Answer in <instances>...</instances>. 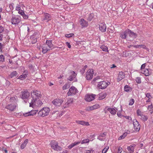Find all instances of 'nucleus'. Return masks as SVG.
Wrapping results in <instances>:
<instances>
[{"label":"nucleus","mask_w":153,"mask_h":153,"mask_svg":"<svg viewBox=\"0 0 153 153\" xmlns=\"http://www.w3.org/2000/svg\"><path fill=\"white\" fill-rule=\"evenodd\" d=\"M97 139L101 141L103 140V138H102V137H101L98 136L97 138Z\"/></svg>","instance_id":"63"},{"label":"nucleus","mask_w":153,"mask_h":153,"mask_svg":"<svg viewBox=\"0 0 153 153\" xmlns=\"http://www.w3.org/2000/svg\"><path fill=\"white\" fill-rule=\"evenodd\" d=\"M108 147H106L102 151V153H105L108 149Z\"/></svg>","instance_id":"52"},{"label":"nucleus","mask_w":153,"mask_h":153,"mask_svg":"<svg viewBox=\"0 0 153 153\" xmlns=\"http://www.w3.org/2000/svg\"><path fill=\"white\" fill-rule=\"evenodd\" d=\"M4 46V44H2L0 42V49H1Z\"/></svg>","instance_id":"64"},{"label":"nucleus","mask_w":153,"mask_h":153,"mask_svg":"<svg viewBox=\"0 0 153 153\" xmlns=\"http://www.w3.org/2000/svg\"><path fill=\"white\" fill-rule=\"evenodd\" d=\"M4 61V57L3 55H0V62H3Z\"/></svg>","instance_id":"45"},{"label":"nucleus","mask_w":153,"mask_h":153,"mask_svg":"<svg viewBox=\"0 0 153 153\" xmlns=\"http://www.w3.org/2000/svg\"><path fill=\"white\" fill-rule=\"evenodd\" d=\"M16 104H10L7 105L5 108L11 111H14L16 107Z\"/></svg>","instance_id":"13"},{"label":"nucleus","mask_w":153,"mask_h":153,"mask_svg":"<svg viewBox=\"0 0 153 153\" xmlns=\"http://www.w3.org/2000/svg\"><path fill=\"white\" fill-rule=\"evenodd\" d=\"M94 74L93 69H91L88 70L86 75V78L88 80L91 79L93 78Z\"/></svg>","instance_id":"5"},{"label":"nucleus","mask_w":153,"mask_h":153,"mask_svg":"<svg viewBox=\"0 0 153 153\" xmlns=\"http://www.w3.org/2000/svg\"><path fill=\"white\" fill-rule=\"evenodd\" d=\"M136 81L138 83H140L141 82V78L140 77H137L136 79Z\"/></svg>","instance_id":"50"},{"label":"nucleus","mask_w":153,"mask_h":153,"mask_svg":"<svg viewBox=\"0 0 153 153\" xmlns=\"http://www.w3.org/2000/svg\"><path fill=\"white\" fill-rule=\"evenodd\" d=\"M93 151L92 150H86L84 153H93Z\"/></svg>","instance_id":"56"},{"label":"nucleus","mask_w":153,"mask_h":153,"mask_svg":"<svg viewBox=\"0 0 153 153\" xmlns=\"http://www.w3.org/2000/svg\"><path fill=\"white\" fill-rule=\"evenodd\" d=\"M70 87V86L68 84H65L62 87V88L63 90H65L68 89Z\"/></svg>","instance_id":"43"},{"label":"nucleus","mask_w":153,"mask_h":153,"mask_svg":"<svg viewBox=\"0 0 153 153\" xmlns=\"http://www.w3.org/2000/svg\"><path fill=\"white\" fill-rule=\"evenodd\" d=\"M4 30V28L2 26H0V33H2Z\"/></svg>","instance_id":"60"},{"label":"nucleus","mask_w":153,"mask_h":153,"mask_svg":"<svg viewBox=\"0 0 153 153\" xmlns=\"http://www.w3.org/2000/svg\"><path fill=\"white\" fill-rule=\"evenodd\" d=\"M21 21V18L20 16H12L11 19V22L13 25H17Z\"/></svg>","instance_id":"4"},{"label":"nucleus","mask_w":153,"mask_h":153,"mask_svg":"<svg viewBox=\"0 0 153 153\" xmlns=\"http://www.w3.org/2000/svg\"><path fill=\"white\" fill-rule=\"evenodd\" d=\"M51 148L55 150L59 151L62 150V148L58 145L57 142L53 140L51 143Z\"/></svg>","instance_id":"3"},{"label":"nucleus","mask_w":153,"mask_h":153,"mask_svg":"<svg viewBox=\"0 0 153 153\" xmlns=\"http://www.w3.org/2000/svg\"><path fill=\"white\" fill-rule=\"evenodd\" d=\"M42 52L43 53H46L48 51L50 50V49L49 48L47 45L45 44L43 45L42 46Z\"/></svg>","instance_id":"18"},{"label":"nucleus","mask_w":153,"mask_h":153,"mask_svg":"<svg viewBox=\"0 0 153 153\" xmlns=\"http://www.w3.org/2000/svg\"><path fill=\"white\" fill-rule=\"evenodd\" d=\"M74 35V34L73 33H70L69 34H67L65 35V37L68 38L72 37Z\"/></svg>","instance_id":"49"},{"label":"nucleus","mask_w":153,"mask_h":153,"mask_svg":"<svg viewBox=\"0 0 153 153\" xmlns=\"http://www.w3.org/2000/svg\"><path fill=\"white\" fill-rule=\"evenodd\" d=\"M77 91V89L74 87H71L69 90L68 92V96L73 95L76 94Z\"/></svg>","instance_id":"10"},{"label":"nucleus","mask_w":153,"mask_h":153,"mask_svg":"<svg viewBox=\"0 0 153 153\" xmlns=\"http://www.w3.org/2000/svg\"><path fill=\"white\" fill-rule=\"evenodd\" d=\"M42 104V102L41 101L39 100V99L37 100L36 102L34 103V104H33V106L30 105V106L33 108L35 105L41 106Z\"/></svg>","instance_id":"28"},{"label":"nucleus","mask_w":153,"mask_h":153,"mask_svg":"<svg viewBox=\"0 0 153 153\" xmlns=\"http://www.w3.org/2000/svg\"><path fill=\"white\" fill-rule=\"evenodd\" d=\"M105 109H106L111 114L115 115L116 114L117 109L115 107L114 108H110L107 106L105 107Z\"/></svg>","instance_id":"8"},{"label":"nucleus","mask_w":153,"mask_h":153,"mask_svg":"<svg viewBox=\"0 0 153 153\" xmlns=\"http://www.w3.org/2000/svg\"><path fill=\"white\" fill-rule=\"evenodd\" d=\"M80 143V142H75L74 143H72L70 145L68 146V147L69 149H71L72 148L75 146H76L79 145Z\"/></svg>","instance_id":"29"},{"label":"nucleus","mask_w":153,"mask_h":153,"mask_svg":"<svg viewBox=\"0 0 153 153\" xmlns=\"http://www.w3.org/2000/svg\"><path fill=\"white\" fill-rule=\"evenodd\" d=\"M76 123L79 124L83 126H89V125L88 122H85L83 121L77 120L76 121Z\"/></svg>","instance_id":"26"},{"label":"nucleus","mask_w":153,"mask_h":153,"mask_svg":"<svg viewBox=\"0 0 153 153\" xmlns=\"http://www.w3.org/2000/svg\"><path fill=\"white\" fill-rule=\"evenodd\" d=\"M106 94L105 93H101L99 95L98 99L99 100H101L104 99L106 97Z\"/></svg>","instance_id":"31"},{"label":"nucleus","mask_w":153,"mask_h":153,"mask_svg":"<svg viewBox=\"0 0 153 153\" xmlns=\"http://www.w3.org/2000/svg\"><path fill=\"white\" fill-rule=\"evenodd\" d=\"M28 140L27 139H26L24 142L21 144L20 148L21 149H24L26 147V145L28 142Z\"/></svg>","instance_id":"32"},{"label":"nucleus","mask_w":153,"mask_h":153,"mask_svg":"<svg viewBox=\"0 0 153 153\" xmlns=\"http://www.w3.org/2000/svg\"><path fill=\"white\" fill-rule=\"evenodd\" d=\"M50 108L48 107L42 108L39 112L38 115L40 117H44L48 115L50 111Z\"/></svg>","instance_id":"2"},{"label":"nucleus","mask_w":153,"mask_h":153,"mask_svg":"<svg viewBox=\"0 0 153 153\" xmlns=\"http://www.w3.org/2000/svg\"><path fill=\"white\" fill-rule=\"evenodd\" d=\"M94 16V15L93 14L91 13L89 15L88 17V20L89 21H91L92 20V19L93 18V17Z\"/></svg>","instance_id":"39"},{"label":"nucleus","mask_w":153,"mask_h":153,"mask_svg":"<svg viewBox=\"0 0 153 153\" xmlns=\"http://www.w3.org/2000/svg\"><path fill=\"white\" fill-rule=\"evenodd\" d=\"M87 68V65H85L82 68V69L80 71V72L82 74L84 73L86 68Z\"/></svg>","instance_id":"41"},{"label":"nucleus","mask_w":153,"mask_h":153,"mask_svg":"<svg viewBox=\"0 0 153 153\" xmlns=\"http://www.w3.org/2000/svg\"><path fill=\"white\" fill-rule=\"evenodd\" d=\"M128 35V29L125 31L122 32L120 34V36L122 39L127 38Z\"/></svg>","instance_id":"22"},{"label":"nucleus","mask_w":153,"mask_h":153,"mask_svg":"<svg viewBox=\"0 0 153 153\" xmlns=\"http://www.w3.org/2000/svg\"><path fill=\"white\" fill-rule=\"evenodd\" d=\"M142 72L146 76H149L151 73V70H149L148 69H145L142 70Z\"/></svg>","instance_id":"24"},{"label":"nucleus","mask_w":153,"mask_h":153,"mask_svg":"<svg viewBox=\"0 0 153 153\" xmlns=\"http://www.w3.org/2000/svg\"><path fill=\"white\" fill-rule=\"evenodd\" d=\"M80 22V25L83 27H87L88 25V22L82 19H81Z\"/></svg>","instance_id":"27"},{"label":"nucleus","mask_w":153,"mask_h":153,"mask_svg":"<svg viewBox=\"0 0 153 153\" xmlns=\"http://www.w3.org/2000/svg\"><path fill=\"white\" fill-rule=\"evenodd\" d=\"M128 35H129L130 37H132L133 39L135 38L137 36V35L136 33L131 31L129 29H128Z\"/></svg>","instance_id":"19"},{"label":"nucleus","mask_w":153,"mask_h":153,"mask_svg":"<svg viewBox=\"0 0 153 153\" xmlns=\"http://www.w3.org/2000/svg\"><path fill=\"white\" fill-rule=\"evenodd\" d=\"M134 102V99H131L129 101V105H132Z\"/></svg>","instance_id":"44"},{"label":"nucleus","mask_w":153,"mask_h":153,"mask_svg":"<svg viewBox=\"0 0 153 153\" xmlns=\"http://www.w3.org/2000/svg\"><path fill=\"white\" fill-rule=\"evenodd\" d=\"M31 97L32 99L31 102L30 103V106H33L34 104L37 100H39L41 97V92L37 90H34L32 92Z\"/></svg>","instance_id":"1"},{"label":"nucleus","mask_w":153,"mask_h":153,"mask_svg":"<svg viewBox=\"0 0 153 153\" xmlns=\"http://www.w3.org/2000/svg\"><path fill=\"white\" fill-rule=\"evenodd\" d=\"M63 102V100L59 99H54L52 101L53 104L56 106H59Z\"/></svg>","instance_id":"9"},{"label":"nucleus","mask_w":153,"mask_h":153,"mask_svg":"<svg viewBox=\"0 0 153 153\" xmlns=\"http://www.w3.org/2000/svg\"><path fill=\"white\" fill-rule=\"evenodd\" d=\"M106 132H104L102 134H100V137H105L106 135Z\"/></svg>","instance_id":"55"},{"label":"nucleus","mask_w":153,"mask_h":153,"mask_svg":"<svg viewBox=\"0 0 153 153\" xmlns=\"http://www.w3.org/2000/svg\"><path fill=\"white\" fill-rule=\"evenodd\" d=\"M140 118L144 121H146L148 119L147 117L143 114L140 117Z\"/></svg>","instance_id":"37"},{"label":"nucleus","mask_w":153,"mask_h":153,"mask_svg":"<svg viewBox=\"0 0 153 153\" xmlns=\"http://www.w3.org/2000/svg\"><path fill=\"white\" fill-rule=\"evenodd\" d=\"M51 17L50 14L47 13H45L44 14L43 18H42V21H46L48 22L51 20Z\"/></svg>","instance_id":"14"},{"label":"nucleus","mask_w":153,"mask_h":153,"mask_svg":"<svg viewBox=\"0 0 153 153\" xmlns=\"http://www.w3.org/2000/svg\"><path fill=\"white\" fill-rule=\"evenodd\" d=\"M131 88L128 85H126L124 88V90L125 91L127 92H128L130 91H131Z\"/></svg>","instance_id":"35"},{"label":"nucleus","mask_w":153,"mask_h":153,"mask_svg":"<svg viewBox=\"0 0 153 153\" xmlns=\"http://www.w3.org/2000/svg\"><path fill=\"white\" fill-rule=\"evenodd\" d=\"M89 141V140L88 139H85V140H83L82 142L81 143L82 144H84V143H88Z\"/></svg>","instance_id":"46"},{"label":"nucleus","mask_w":153,"mask_h":153,"mask_svg":"<svg viewBox=\"0 0 153 153\" xmlns=\"http://www.w3.org/2000/svg\"><path fill=\"white\" fill-rule=\"evenodd\" d=\"M128 133L127 132H125L123 133V134L120 136L119 138V140H121L124 139L127 136Z\"/></svg>","instance_id":"36"},{"label":"nucleus","mask_w":153,"mask_h":153,"mask_svg":"<svg viewBox=\"0 0 153 153\" xmlns=\"http://www.w3.org/2000/svg\"><path fill=\"white\" fill-rule=\"evenodd\" d=\"M122 111V109H121V110L119 111L117 113V115L118 117L120 118H121L123 117V115L121 114V112Z\"/></svg>","instance_id":"42"},{"label":"nucleus","mask_w":153,"mask_h":153,"mask_svg":"<svg viewBox=\"0 0 153 153\" xmlns=\"http://www.w3.org/2000/svg\"><path fill=\"white\" fill-rule=\"evenodd\" d=\"M37 111L36 110H32L28 112H27L24 113L23 115L25 117L28 116H33L36 114L37 113Z\"/></svg>","instance_id":"15"},{"label":"nucleus","mask_w":153,"mask_h":153,"mask_svg":"<svg viewBox=\"0 0 153 153\" xmlns=\"http://www.w3.org/2000/svg\"><path fill=\"white\" fill-rule=\"evenodd\" d=\"M125 77V74L123 72H119L118 74L117 81L119 82L124 79Z\"/></svg>","instance_id":"17"},{"label":"nucleus","mask_w":153,"mask_h":153,"mask_svg":"<svg viewBox=\"0 0 153 153\" xmlns=\"http://www.w3.org/2000/svg\"><path fill=\"white\" fill-rule=\"evenodd\" d=\"M21 9V7L20 5H18L16 7V10L17 11H19Z\"/></svg>","instance_id":"53"},{"label":"nucleus","mask_w":153,"mask_h":153,"mask_svg":"<svg viewBox=\"0 0 153 153\" xmlns=\"http://www.w3.org/2000/svg\"><path fill=\"white\" fill-rule=\"evenodd\" d=\"M134 144L131 145L130 146H128L127 149L130 153H133L134 152V148L135 146Z\"/></svg>","instance_id":"25"},{"label":"nucleus","mask_w":153,"mask_h":153,"mask_svg":"<svg viewBox=\"0 0 153 153\" xmlns=\"http://www.w3.org/2000/svg\"><path fill=\"white\" fill-rule=\"evenodd\" d=\"M152 108H153L152 105V104H151V105L148 106V107H147V109L149 111H151L152 109Z\"/></svg>","instance_id":"57"},{"label":"nucleus","mask_w":153,"mask_h":153,"mask_svg":"<svg viewBox=\"0 0 153 153\" xmlns=\"http://www.w3.org/2000/svg\"><path fill=\"white\" fill-rule=\"evenodd\" d=\"M140 46V48H142L143 49H146L147 50H148L149 49L147 48L146 46L143 45H139Z\"/></svg>","instance_id":"47"},{"label":"nucleus","mask_w":153,"mask_h":153,"mask_svg":"<svg viewBox=\"0 0 153 153\" xmlns=\"http://www.w3.org/2000/svg\"><path fill=\"white\" fill-rule=\"evenodd\" d=\"M100 107L99 104H96L93 106L87 107L86 108V111H89L90 110H93L94 109H97Z\"/></svg>","instance_id":"16"},{"label":"nucleus","mask_w":153,"mask_h":153,"mask_svg":"<svg viewBox=\"0 0 153 153\" xmlns=\"http://www.w3.org/2000/svg\"><path fill=\"white\" fill-rule=\"evenodd\" d=\"M96 95L93 94H88L85 97V100L87 101L90 102L94 100Z\"/></svg>","instance_id":"6"},{"label":"nucleus","mask_w":153,"mask_h":153,"mask_svg":"<svg viewBox=\"0 0 153 153\" xmlns=\"http://www.w3.org/2000/svg\"><path fill=\"white\" fill-rule=\"evenodd\" d=\"M101 48L103 51H108V48L105 46L104 45H102L100 47Z\"/></svg>","instance_id":"38"},{"label":"nucleus","mask_w":153,"mask_h":153,"mask_svg":"<svg viewBox=\"0 0 153 153\" xmlns=\"http://www.w3.org/2000/svg\"><path fill=\"white\" fill-rule=\"evenodd\" d=\"M28 74V71L27 70H25L23 72L22 74L20 75L18 79L21 80L24 79L25 78H26Z\"/></svg>","instance_id":"23"},{"label":"nucleus","mask_w":153,"mask_h":153,"mask_svg":"<svg viewBox=\"0 0 153 153\" xmlns=\"http://www.w3.org/2000/svg\"><path fill=\"white\" fill-rule=\"evenodd\" d=\"M74 101L73 99V98H70L68 99L67 102L64 105V107L65 108L68 107L71 105L73 104Z\"/></svg>","instance_id":"20"},{"label":"nucleus","mask_w":153,"mask_h":153,"mask_svg":"<svg viewBox=\"0 0 153 153\" xmlns=\"http://www.w3.org/2000/svg\"><path fill=\"white\" fill-rule=\"evenodd\" d=\"M76 74L75 72L74 71H72L71 72V74L70 75V76L68 78V79L70 81H72L73 79L75 77Z\"/></svg>","instance_id":"30"},{"label":"nucleus","mask_w":153,"mask_h":153,"mask_svg":"<svg viewBox=\"0 0 153 153\" xmlns=\"http://www.w3.org/2000/svg\"><path fill=\"white\" fill-rule=\"evenodd\" d=\"M66 45L69 48H71V45H70V43L68 42H66Z\"/></svg>","instance_id":"61"},{"label":"nucleus","mask_w":153,"mask_h":153,"mask_svg":"<svg viewBox=\"0 0 153 153\" xmlns=\"http://www.w3.org/2000/svg\"><path fill=\"white\" fill-rule=\"evenodd\" d=\"M22 16L23 17V18L25 19H27L28 17V16L27 15L25 14V13L24 14V15H23Z\"/></svg>","instance_id":"59"},{"label":"nucleus","mask_w":153,"mask_h":153,"mask_svg":"<svg viewBox=\"0 0 153 153\" xmlns=\"http://www.w3.org/2000/svg\"><path fill=\"white\" fill-rule=\"evenodd\" d=\"M30 96V93L27 91H25L22 92L21 98L23 100L28 99Z\"/></svg>","instance_id":"11"},{"label":"nucleus","mask_w":153,"mask_h":153,"mask_svg":"<svg viewBox=\"0 0 153 153\" xmlns=\"http://www.w3.org/2000/svg\"><path fill=\"white\" fill-rule=\"evenodd\" d=\"M146 97H147L149 99H151L152 97V96L151 95V94L149 93H148L146 94Z\"/></svg>","instance_id":"48"},{"label":"nucleus","mask_w":153,"mask_h":153,"mask_svg":"<svg viewBox=\"0 0 153 153\" xmlns=\"http://www.w3.org/2000/svg\"><path fill=\"white\" fill-rule=\"evenodd\" d=\"M18 13L22 16L25 13L24 11L22 10H19V11H18Z\"/></svg>","instance_id":"54"},{"label":"nucleus","mask_w":153,"mask_h":153,"mask_svg":"<svg viewBox=\"0 0 153 153\" xmlns=\"http://www.w3.org/2000/svg\"><path fill=\"white\" fill-rule=\"evenodd\" d=\"M108 85V83L105 82L103 81L100 82L98 84V87L101 89L105 88Z\"/></svg>","instance_id":"12"},{"label":"nucleus","mask_w":153,"mask_h":153,"mask_svg":"<svg viewBox=\"0 0 153 153\" xmlns=\"http://www.w3.org/2000/svg\"><path fill=\"white\" fill-rule=\"evenodd\" d=\"M37 42V39L36 38H34L32 39L31 42V44H35Z\"/></svg>","instance_id":"51"},{"label":"nucleus","mask_w":153,"mask_h":153,"mask_svg":"<svg viewBox=\"0 0 153 153\" xmlns=\"http://www.w3.org/2000/svg\"><path fill=\"white\" fill-rule=\"evenodd\" d=\"M122 150V149L121 148H119L118 149V151L117 153H121Z\"/></svg>","instance_id":"62"},{"label":"nucleus","mask_w":153,"mask_h":153,"mask_svg":"<svg viewBox=\"0 0 153 153\" xmlns=\"http://www.w3.org/2000/svg\"><path fill=\"white\" fill-rule=\"evenodd\" d=\"M146 66V63L143 64L142 65L141 67V69L142 70H144Z\"/></svg>","instance_id":"58"},{"label":"nucleus","mask_w":153,"mask_h":153,"mask_svg":"<svg viewBox=\"0 0 153 153\" xmlns=\"http://www.w3.org/2000/svg\"><path fill=\"white\" fill-rule=\"evenodd\" d=\"M137 113L138 116L140 117L143 114V112H142L140 109H137Z\"/></svg>","instance_id":"40"},{"label":"nucleus","mask_w":153,"mask_h":153,"mask_svg":"<svg viewBox=\"0 0 153 153\" xmlns=\"http://www.w3.org/2000/svg\"><path fill=\"white\" fill-rule=\"evenodd\" d=\"M133 123L135 130L137 131H139L140 128V125L139 124L138 122L136 119H134L133 120Z\"/></svg>","instance_id":"7"},{"label":"nucleus","mask_w":153,"mask_h":153,"mask_svg":"<svg viewBox=\"0 0 153 153\" xmlns=\"http://www.w3.org/2000/svg\"><path fill=\"white\" fill-rule=\"evenodd\" d=\"M45 44L47 45L49 48H50V49L53 46L51 40H47Z\"/></svg>","instance_id":"33"},{"label":"nucleus","mask_w":153,"mask_h":153,"mask_svg":"<svg viewBox=\"0 0 153 153\" xmlns=\"http://www.w3.org/2000/svg\"><path fill=\"white\" fill-rule=\"evenodd\" d=\"M106 24L104 22L100 23V29L102 32L106 31Z\"/></svg>","instance_id":"21"},{"label":"nucleus","mask_w":153,"mask_h":153,"mask_svg":"<svg viewBox=\"0 0 153 153\" xmlns=\"http://www.w3.org/2000/svg\"><path fill=\"white\" fill-rule=\"evenodd\" d=\"M18 74V73L16 71H14L11 73L9 76L11 78H13L14 76H16Z\"/></svg>","instance_id":"34"}]
</instances>
